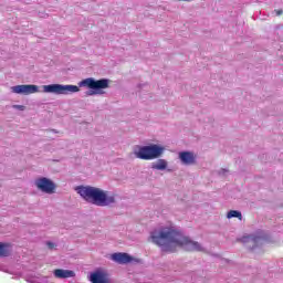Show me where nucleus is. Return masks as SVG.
I'll return each instance as SVG.
<instances>
[{
    "mask_svg": "<svg viewBox=\"0 0 283 283\" xmlns=\"http://www.w3.org/2000/svg\"><path fill=\"white\" fill-rule=\"evenodd\" d=\"M10 255V243L0 242V258H8Z\"/></svg>",
    "mask_w": 283,
    "mask_h": 283,
    "instance_id": "12",
    "label": "nucleus"
},
{
    "mask_svg": "<svg viewBox=\"0 0 283 283\" xmlns=\"http://www.w3.org/2000/svg\"><path fill=\"white\" fill-rule=\"evenodd\" d=\"M46 244H48L49 249H52L54 247V243H52V242H48Z\"/></svg>",
    "mask_w": 283,
    "mask_h": 283,
    "instance_id": "16",
    "label": "nucleus"
},
{
    "mask_svg": "<svg viewBox=\"0 0 283 283\" xmlns=\"http://www.w3.org/2000/svg\"><path fill=\"white\" fill-rule=\"evenodd\" d=\"M179 158L184 165H196V155L191 151L179 153Z\"/></svg>",
    "mask_w": 283,
    "mask_h": 283,
    "instance_id": "9",
    "label": "nucleus"
},
{
    "mask_svg": "<svg viewBox=\"0 0 283 283\" xmlns=\"http://www.w3.org/2000/svg\"><path fill=\"white\" fill-rule=\"evenodd\" d=\"M81 88L76 85L50 84L43 86L45 94H76Z\"/></svg>",
    "mask_w": 283,
    "mask_h": 283,
    "instance_id": "4",
    "label": "nucleus"
},
{
    "mask_svg": "<svg viewBox=\"0 0 283 283\" xmlns=\"http://www.w3.org/2000/svg\"><path fill=\"white\" fill-rule=\"evenodd\" d=\"M11 92L13 94H23L24 96H28L30 94H36V92H39V86L33 84L15 85L11 87Z\"/></svg>",
    "mask_w": 283,
    "mask_h": 283,
    "instance_id": "7",
    "label": "nucleus"
},
{
    "mask_svg": "<svg viewBox=\"0 0 283 283\" xmlns=\"http://www.w3.org/2000/svg\"><path fill=\"white\" fill-rule=\"evenodd\" d=\"M228 219L231 218H239V220H242V212L238 211V210H230L227 214Z\"/></svg>",
    "mask_w": 283,
    "mask_h": 283,
    "instance_id": "14",
    "label": "nucleus"
},
{
    "mask_svg": "<svg viewBox=\"0 0 283 283\" xmlns=\"http://www.w3.org/2000/svg\"><path fill=\"white\" fill-rule=\"evenodd\" d=\"M111 259L113 262H117V264H129V262H133L134 258L127 253H113Z\"/></svg>",
    "mask_w": 283,
    "mask_h": 283,
    "instance_id": "8",
    "label": "nucleus"
},
{
    "mask_svg": "<svg viewBox=\"0 0 283 283\" xmlns=\"http://www.w3.org/2000/svg\"><path fill=\"white\" fill-rule=\"evenodd\" d=\"M80 85L88 87V90H95V92L90 93V96H94V94H104L101 90H107L109 87V80H94L93 77H88L83 80Z\"/></svg>",
    "mask_w": 283,
    "mask_h": 283,
    "instance_id": "3",
    "label": "nucleus"
},
{
    "mask_svg": "<svg viewBox=\"0 0 283 283\" xmlns=\"http://www.w3.org/2000/svg\"><path fill=\"white\" fill-rule=\"evenodd\" d=\"M35 187H38L40 191H43V193H54V191H56V185L54 181L45 177L39 178L35 181Z\"/></svg>",
    "mask_w": 283,
    "mask_h": 283,
    "instance_id": "6",
    "label": "nucleus"
},
{
    "mask_svg": "<svg viewBox=\"0 0 283 283\" xmlns=\"http://www.w3.org/2000/svg\"><path fill=\"white\" fill-rule=\"evenodd\" d=\"M276 17H282L283 14V9L274 10Z\"/></svg>",
    "mask_w": 283,
    "mask_h": 283,
    "instance_id": "15",
    "label": "nucleus"
},
{
    "mask_svg": "<svg viewBox=\"0 0 283 283\" xmlns=\"http://www.w3.org/2000/svg\"><path fill=\"white\" fill-rule=\"evenodd\" d=\"M153 169H158L159 171L167 169V161L165 159H159L155 165H153Z\"/></svg>",
    "mask_w": 283,
    "mask_h": 283,
    "instance_id": "13",
    "label": "nucleus"
},
{
    "mask_svg": "<svg viewBox=\"0 0 283 283\" xmlns=\"http://www.w3.org/2000/svg\"><path fill=\"white\" fill-rule=\"evenodd\" d=\"M90 280L92 283H109L107 274L99 271L92 273Z\"/></svg>",
    "mask_w": 283,
    "mask_h": 283,
    "instance_id": "10",
    "label": "nucleus"
},
{
    "mask_svg": "<svg viewBox=\"0 0 283 283\" xmlns=\"http://www.w3.org/2000/svg\"><path fill=\"white\" fill-rule=\"evenodd\" d=\"M163 155V147L158 145L144 146L136 153V157L140 160H154Z\"/></svg>",
    "mask_w": 283,
    "mask_h": 283,
    "instance_id": "5",
    "label": "nucleus"
},
{
    "mask_svg": "<svg viewBox=\"0 0 283 283\" xmlns=\"http://www.w3.org/2000/svg\"><path fill=\"white\" fill-rule=\"evenodd\" d=\"M76 191L86 202H92V205H96L97 207H108V205L116 202L114 196H109L107 192L96 187L80 186L76 188Z\"/></svg>",
    "mask_w": 283,
    "mask_h": 283,
    "instance_id": "2",
    "label": "nucleus"
},
{
    "mask_svg": "<svg viewBox=\"0 0 283 283\" xmlns=\"http://www.w3.org/2000/svg\"><path fill=\"white\" fill-rule=\"evenodd\" d=\"M54 276L61 280H64L67 277H74V271L57 269V270H54Z\"/></svg>",
    "mask_w": 283,
    "mask_h": 283,
    "instance_id": "11",
    "label": "nucleus"
},
{
    "mask_svg": "<svg viewBox=\"0 0 283 283\" xmlns=\"http://www.w3.org/2000/svg\"><path fill=\"white\" fill-rule=\"evenodd\" d=\"M150 239L154 244L161 247L163 251H168L169 253H174L176 247H181L186 251H205V248L200 243L191 241V239L182 235V233L172 228L155 230L150 233Z\"/></svg>",
    "mask_w": 283,
    "mask_h": 283,
    "instance_id": "1",
    "label": "nucleus"
}]
</instances>
